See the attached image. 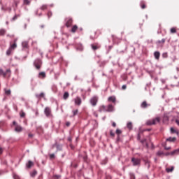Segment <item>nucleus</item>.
I'll return each mask as SVG.
<instances>
[{"label":"nucleus","mask_w":179,"mask_h":179,"mask_svg":"<svg viewBox=\"0 0 179 179\" xmlns=\"http://www.w3.org/2000/svg\"><path fill=\"white\" fill-rule=\"evenodd\" d=\"M127 127L128 129H129V131L132 130L133 125L131 122H127Z\"/></svg>","instance_id":"nucleus-19"},{"label":"nucleus","mask_w":179,"mask_h":179,"mask_svg":"<svg viewBox=\"0 0 179 179\" xmlns=\"http://www.w3.org/2000/svg\"><path fill=\"white\" fill-rule=\"evenodd\" d=\"M10 52H12V51H10V49H8V50L6 51L7 55H10Z\"/></svg>","instance_id":"nucleus-46"},{"label":"nucleus","mask_w":179,"mask_h":179,"mask_svg":"<svg viewBox=\"0 0 179 179\" xmlns=\"http://www.w3.org/2000/svg\"><path fill=\"white\" fill-rule=\"evenodd\" d=\"M1 10H5V8H3V6L1 7Z\"/></svg>","instance_id":"nucleus-60"},{"label":"nucleus","mask_w":179,"mask_h":179,"mask_svg":"<svg viewBox=\"0 0 179 179\" xmlns=\"http://www.w3.org/2000/svg\"><path fill=\"white\" fill-rule=\"evenodd\" d=\"M76 30H78V26L76 25H74L72 29H71V31L72 33H76Z\"/></svg>","instance_id":"nucleus-27"},{"label":"nucleus","mask_w":179,"mask_h":179,"mask_svg":"<svg viewBox=\"0 0 179 179\" xmlns=\"http://www.w3.org/2000/svg\"><path fill=\"white\" fill-rule=\"evenodd\" d=\"M50 159H55V154H50Z\"/></svg>","instance_id":"nucleus-43"},{"label":"nucleus","mask_w":179,"mask_h":179,"mask_svg":"<svg viewBox=\"0 0 179 179\" xmlns=\"http://www.w3.org/2000/svg\"><path fill=\"white\" fill-rule=\"evenodd\" d=\"M145 165L146 166V167L148 169H149L150 167V162H149V160H145Z\"/></svg>","instance_id":"nucleus-25"},{"label":"nucleus","mask_w":179,"mask_h":179,"mask_svg":"<svg viewBox=\"0 0 179 179\" xmlns=\"http://www.w3.org/2000/svg\"><path fill=\"white\" fill-rule=\"evenodd\" d=\"M72 18H69L67 19L66 22V27H71V26H72Z\"/></svg>","instance_id":"nucleus-10"},{"label":"nucleus","mask_w":179,"mask_h":179,"mask_svg":"<svg viewBox=\"0 0 179 179\" xmlns=\"http://www.w3.org/2000/svg\"><path fill=\"white\" fill-rule=\"evenodd\" d=\"M171 33L173 34L174 33H177V30H176V28H171Z\"/></svg>","instance_id":"nucleus-38"},{"label":"nucleus","mask_w":179,"mask_h":179,"mask_svg":"<svg viewBox=\"0 0 179 179\" xmlns=\"http://www.w3.org/2000/svg\"><path fill=\"white\" fill-rule=\"evenodd\" d=\"M178 152H179V149H177V150H175L172 151V152H171V155H177V153H178Z\"/></svg>","instance_id":"nucleus-32"},{"label":"nucleus","mask_w":179,"mask_h":179,"mask_svg":"<svg viewBox=\"0 0 179 179\" xmlns=\"http://www.w3.org/2000/svg\"><path fill=\"white\" fill-rule=\"evenodd\" d=\"M116 134L117 135H120V134H122V131L120 129H117L116 130Z\"/></svg>","instance_id":"nucleus-40"},{"label":"nucleus","mask_w":179,"mask_h":179,"mask_svg":"<svg viewBox=\"0 0 179 179\" xmlns=\"http://www.w3.org/2000/svg\"><path fill=\"white\" fill-rule=\"evenodd\" d=\"M174 170V166H172L171 168H166V172L167 173H171Z\"/></svg>","instance_id":"nucleus-29"},{"label":"nucleus","mask_w":179,"mask_h":179,"mask_svg":"<svg viewBox=\"0 0 179 179\" xmlns=\"http://www.w3.org/2000/svg\"><path fill=\"white\" fill-rule=\"evenodd\" d=\"M55 146H56L57 150H62V145H59V144L56 143L55 144H54L52 145V148H54Z\"/></svg>","instance_id":"nucleus-12"},{"label":"nucleus","mask_w":179,"mask_h":179,"mask_svg":"<svg viewBox=\"0 0 179 179\" xmlns=\"http://www.w3.org/2000/svg\"><path fill=\"white\" fill-rule=\"evenodd\" d=\"M122 88L123 90H125V89H127V85H122Z\"/></svg>","instance_id":"nucleus-51"},{"label":"nucleus","mask_w":179,"mask_h":179,"mask_svg":"<svg viewBox=\"0 0 179 179\" xmlns=\"http://www.w3.org/2000/svg\"><path fill=\"white\" fill-rule=\"evenodd\" d=\"M78 113H79V110L76 109L75 110H73V115L72 117H75V115H78Z\"/></svg>","instance_id":"nucleus-30"},{"label":"nucleus","mask_w":179,"mask_h":179,"mask_svg":"<svg viewBox=\"0 0 179 179\" xmlns=\"http://www.w3.org/2000/svg\"><path fill=\"white\" fill-rule=\"evenodd\" d=\"M141 143L143 145V146H145L146 148H149V145L148 143H146V139H143L141 141Z\"/></svg>","instance_id":"nucleus-17"},{"label":"nucleus","mask_w":179,"mask_h":179,"mask_svg":"<svg viewBox=\"0 0 179 179\" xmlns=\"http://www.w3.org/2000/svg\"><path fill=\"white\" fill-rule=\"evenodd\" d=\"M165 149H166V150H169V149H171V148H167V147H165Z\"/></svg>","instance_id":"nucleus-56"},{"label":"nucleus","mask_w":179,"mask_h":179,"mask_svg":"<svg viewBox=\"0 0 179 179\" xmlns=\"http://www.w3.org/2000/svg\"><path fill=\"white\" fill-rule=\"evenodd\" d=\"M157 156H162L163 155H164V153L162 151H159L157 153Z\"/></svg>","instance_id":"nucleus-42"},{"label":"nucleus","mask_w":179,"mask_h":179,"mask_svg":"<svg viewBox=\"0 0 179 179\" xmlns=\"http://www.w3.org/2000/svg\"><path fill=\"white\" fill-rule=\"evenodd\" d=\"M8 73L10 74V69H7L5 72L2 69H0V76L6 78V75H8Z\"/></svg>","instance_id":"nucleus-5"},{"label":"nucleus","mask_w":179,"mask_h":179,"mask_svg":"<svg viewBox=\"0 0 179 179\" xmlns=\"http://www.w3.org/2000/svg\"><path fill=\"white\" fill-rule=\"evenodd\" d=\"M131 163H133V166H139L141 164V159L133 157L131 158Z\"/></svg>","instance_id":"nucleus-4"},{"label":"nucleus","mask_w":179,"mask_h":179,"mask_svg":"<svg viewBox=\"0 0 179 179\" xmlns=\"http://www.w3.org/2000/svg\"><path fill=\"white\" fill-rule=\"evenodd\" d=\"M36 175H37V171L36 170H34L33 172L30 173L31 177H36Z\"/></svg>","instance_id":"nucleus-24"},{"label":"nucleus","mask_w":179,"mask_h":179,"mask_svg":"<svg viewBox=\"0 0 179 179\" xmlns=\"http://www.w3.org/2000/svg\"><path fill=\"white\" fill-rule=\"evenodd\" d=\"M40 9H41V10H45V9H47V5H45V4L43 5V6L40 8Z\"/></svg>","instance_id":"nucleus-34"},{"label":"nucleus","mask_w":179,"mask_h":179,"mask_svg":"<svg viewBox=\"0 0 179 179\" xmlns=\"http://www.w3.org/2000/svg\"><path fill=\"white\" fill-rule=\"evenodd\" d=\"M13 125H15V127H16V125H17V124H16V122H15V121H13Z\"/></svg>","instance_id":"nucleus-57"},{"label":"nucleus","mask_w":179,"mask_h":179,"mask_svg":"<svg viewBox=\"0 0 179 179\" xmlns=\"http://www.w3.org/2000/svg\"><path fill=\"white\" fill-rule=\"evenodd\" d=\"M55 177L58 179V178H61V176L57 175V176H55Z\"/></svg>","instance_id":"nucleus-54"},{"label":"nucleus","mask_w":179,"mask_h":179,"mask_svg":"<svg viewBox=\"0 0 179 179\" xmlns=\"http://www.w3.org/2000/svg\"><path fill=\"white\" fill-rule=\"evenodd\" d=\"M34 80V78H31V82H33Z\"/></svg>","instance_id":"nucleus-63"},{"label":"nucleus","mask_w":179,"mask_h":179,"mask_svg":"<svg viewBox=\"0 0 179 179\" xmlns=\"http://www.w3.org/2000/svg\"><path fill=\"white\" fill-rule=\"evenodd\" d=\"M130 178H131V179H135V174L131 173V174H130Z\"/></svg>","instance_id":"nucleus-44"},{"label":"nucleus","mask_w":179,"mask_h":179,"mask_svg":"<svg viewBox=\"0 0 179 179\" xmlns=\"http://www.w3.org/2000/svg\"><path fill=\"white\" fill-rule=\"evenodd\" d=\"M176 139L177 138L176 137H169V138H166V141L168 142H176Z\"/></svg>","instance_id":"nucleus-16"},{"label":"nucleus","mask_w":179,"mask_h":179,"mask_svg":"<svg viewBox=\"0 0 179 179\" xmlns=\"http://www.w3.org/2000/svg\"><path fill=\"white\" fill-rule=\"evenodd\" d=\"M141 9H145L146 8V5H145V3L141 4Z\"/></svg>","instance_id":"nucleus-48"},{"label":"nucleus","mask_w":179,"mask_h":179,"mask_svg":"<svg viewBox=\"0 0 179 179\" xmlns=\"http://www.w3.org/2000/svg\"><path fill=\"white\" fill-rule=\"evenodd\" d=\"M74 103L76 106H80L82 104V99L79 96H76L74 99Z\"/></svg>","instance_id":"nucleus-7"},{"label":"nucleus","mask_w":179,"mask_h":179,"mask_svg":"<svg viewBox=\"0 0 179 179\" xmlns=\"http://www.w3.org/2000/svg\"><path fill=\"white\" fill-rule=\"evenodd\" d=\"M154 57L155 59H159L160 58V52H154Z\"/></svg>","instance_id":"nucleus-13"},{"label":"nucleus","mask_w":179,"mask_h":179,"mask_svg":"<svg viewBox=\"0 0 179 179\" xmlns=\"http://www.w3.org/2000/svg\"><path fill=\"white\" fill-rule=\"evenodd\" d=\"M13 178H14V179H19L20 178H19V176H17V175H16V174H14V175H13Z\"/></svg>","instance_id":"nucleus-47"},{"label":"nucleus","mask_w":179,"mask_h":179,"mask_svg":"<svg viewBox=\"0 0 179 179\" xmlns=\"http://www.w3.org/2000/svg\"><path fill=\"white\" fill-rule=\"evenodd\" d=\"M102 111H106L107 112V106H106L104 105L101 106V108H99V113H101Z\"/></svg>","instance_id":"nucleus-15"},{"label":"nucleus","mask_w":179,"mask_h":179,"mask_svg":"<svg viewBox=\"0 0 179 179\" xmlns=\"http://www.w3.org/2000/svg\"><path fill=\"white\" fill-rule=\"evenodd\" d=\"M6 33V30L1 29H0V36H5V34Z\"/></svg>","instance_id":"nucleus-26"},{"label":"nucleus","mask_w":179,"mask_h":179,"mask_svg":"<svg viewBox=\"0 0 179 179\" xmlns=\"http://www.w3.org/2000/svg\"><path fill=\"white\" fill-rule=\"evenodd\" d=\"M41 29H44V25H41Z\"/></svg>","instance_id":"nucleus-61"},{"label":"nucleus","mask_w":179,"mask_h":179,"mask_svg":"<svg viewBox=\"0 0 179 179\" xmlns=\"http://www.w3.org/2000/svg\"><path fill=\"white\" fill-rule=\"evenodd\" d=\"M0 155H2V148H0Z\"/></svg>","instance_id":"nucleus-59"},{"label":"nucleus","mask_w":179,"mask_h":179,"mask_svg":"<svg viewBox=\"0 0 179 179\" xmlns=\"http://www.w3.org/2000/svg\"><path fill=\"white\" fill-rule=\"evenodd\" d=\"M175 122L177 124V125L179 127V120L178 119H176L175 120Z\"/></svg>","instance_id":"nucleus-49"},{"label":"nucleus","mask_w":179,"mask_h":179,"mask_svg":"<svg viewBox=\"0 0 179 179\" xmlns=\"http://www.w3.org/2000/svg\"><path fill=\"white\" fill-rule=\"evenodd\" d=\"M16 47H17V45L16 44V43H15L10 45V48H13V50H15V48H16Z\"/></svg>","instance_id":"nucleus-36"},{"label":"nucleus","mask_w":179,"mask_h":179,"mask_svg":"<svg viewBox=\"0 0 179 179\" xmlns=\"http://www.w3.org/2000/svg\"><path fill=\"white\" fill-rule=\"evenodd\" d=\"M68 97H69V93L68 92H64V95H63V99L64 100H66L68 99Z\"/></svg>","instance_id":"nucleus-23"},{"label":"nucleus","mask_w":179,"mask_h":179,"mask_svg":"<svg viewBox=\"0 0 179 179\" xmlns=\"http://www.w3.org/2000/svg\"><path fill=\"white\" fill-rule=\"evenodd\" d=\"M22 45L23 48H27V45H29V42L24 41L22 43Z\"/></svg>","instance_id":"nucleus-21"},{"label":"nucleus","mask_w":179,"mask_h":179,"mask_svg":"<svg viewBox=\"0 0 179 179\" xmlns=\"http://www.w3.org/2000/svg\"><path fill=\"white\" fill-rule=\"evenodd\" d=\"M21 118H24L26 117V113L24 111H22L20 113Z\"/></svg>","instance_id":"nucleus-35"},{"label":"nucleus","mask_w":179,"mask_h":179,"mask_svg":"<svg viewBox=\"0 0 179 179\" xmlns=\"http://www.w3.org/2000/svg\"><path fill=\"white\" fill-rule=\"evenodd\" d=\"M36 115H38V112H36Z\"/></svg>","instance_id":"nucleus-64"},{"label":"nucleus","mask_w":179,"mask_h":179,"mask_svg":"<svg viewBox=\"0 0 179 179\" xmlns=\"http://www.w3.org/2000/svg\"><path fill=\"white\" fill-rule=\"evenodd\" d=\"M41 64H42V62H41V59H36L34 62V65L37 69H40L41 68Z\"/></svg>","instance_id":"nucleus-3"},{"label":"nucleus","mask_w":179,"mask_h":179,"mask_svg":"<svg viewBox=\"0 0 179 179\" xmlns=\"http://www.w3.org/2000/svg\"><path fill=\"white\" fill-rule=\"evenodd\" d=\"M4 92L6 93V94L7 96H10L12 92L10 91V90H6V89H4Z\"/></svg>","instance_id":"nucleus-22"},{"label":"nucleus","mask_w":179,"mask_h":179,"mask_svg":"<svg viewBox=\"0 0 179 179\" xmlns=\"http://www.w3.org/2000/svg\"><path fill=\"white\" fill-rule=\"evenodd\" d=\"M91 47H92V49L94 51H96V50H99V46H97V45H96L92 44V45H91Z\"/></svg>","instance_id":"nucleus-28"},{"label":"nucleus","mask_w":179,"mask_h":179,"mask_svg":"<svg viewBox=\"0 0 179 179\" xmlns=\"http://www.w3.org/2000/svg\"><path fill=\"white\" fill-rule=\"evenodd\" d=\"M29 138H33V134H29Z\"/></svg>","instance_id":"nucleus-58"},{"label":"nucleus","mask_w":179,"mask_h":179,"mask_svg":"<svg viewBox=\"0 0 179 179\" xmlns=\"http://www.w3.org/2000/svg\"><path fill=\"white\" fill-rule=\"evenodd\" d=\"M158 43H159V44H160V43H163V44H164V43H166V39H164V38H163V39H162L161 41H158Z\"/></svg>","instance_id":"nucleus-39"},{"label":"nucleus","mask_w":179,"mask_h":179,"mask_svg":"<svg viewBox=\"0 0 179 179\" xmlns=\"http://www.w3.org/2000/svg\"><path fill=\"white\" fill-rule=\"evenodd\" d=\"M33 166H34V164L31 161H29L28 163L27 164V169H31Z\"/></svg>","instance_id":"nucleus-14"},{"label":"nucleus","mask_w":179,"mask_h":179,"mask_svg":"<svg viewBox=\"0 0 179 179\" xmlns=\"http://www.w3.org/2000/svg\"><path fill=\"white\" fill-rule=\"evenodd\" d=\"M77 50L82 51L83 50V47L80 46V48H77Z\"/></svg>","instance_id":"nucleus-50"},{"label":"nucleus","mask_w":179,"mask_h":179,"mask_svg":"<svg viewBox=\"0 0 179 179\" xmlns=\"http://www.w3.org/2000/svg\"><path fill=\"white\" fill-rule=\"evenodd\" d=\"M44 114L47 117H51V108L50 107L45 108Z\"/></svg>","instance_id":"nucleus-6"},{"label":"nucleus","mask_w":179,"mask_h":179,"mask_svg":"<svg viewBox=\"0 0 179 179\" xmlns=\"http://www.w3.org/2000/svg\"><path fill=\"white\" fill-rule=\"evenodd\" d=\"M66 127H69V125H71V122H67L66 123Z\"/></svg>","instance_id":"nucleus-53"},{"label":"nucleus","mask_w":179,"mask_h":179,"mask_svg":"<svg viewBox=\"0 0 179 179\" xmlns=\"http://www.w3.org/2000/svg\"><path fill=\"white\" fill-rule=\"evenodd\" d=\"M45 76H46L45 72H44V71L40 72V73H38V78H45Z\"/></svg>","instance_id":"nucleus-18"},{"label":"nucleus","mask_w":179,"mask_h":179,"mask_svg":"<svg viewBox=\"0 0 179 179\" xmlns=\"http://www.w3.org/2000/svg\"><path fill=\"white\" fill-rule=\"evenodd\" d=\"M171 134H177V135H178V131L175 130V129L173 127L171 128Z\"/></svg>","instance_id":"nucleus-31"},{"label":"nucleus","mask_w":179,"mask_h":179,"mask_svg":"<svg viewBox=\"0 0 179 179\" xmlns=\"http://www.w3.org/2000/svg\"><path fill=\"white\" fill-rule=\"evenodd\" d=\"M108 100L112 101V103H115V96H109Z\"/></svg>","instance_id":"nucleus-20"},{"label":"nucleus","mask_w":179,"mask_h":179,"mask_svg":"<svg viewBox=\"0 0 179 179\" xmlns=\"http://www.w3.org/2000/svg\"><path fill=\"white\" fill-rule=\"evenodd\" d=\"M137 139H141V135L140 134H138V136H137Z\"/></svg>","instance_id":"nucleus-55"},{"label":"nucleus","mask_w":179,"mask_h":179,"mask_svg":"<svg viewBox=\"0 0 179 179\" xmlns=\"http://www.w3.org/2000/svg\"><path fill=\"white\" fill-rule=\"evenodd\" d=\"M159 122H160V117H157L147 120L146 125H156V124Z\"/></svg>","instance_id":"nucleus-1"},{"label":"nucleus","mask_w":179,"mask_h":179,"mask_svg":"<svg viewBox=\"0 0 179 179\" xmlns=\"http://www.w3.org/2000/svg\"><path fill=\"white\" fill-rule=\"evenodd\" d=\"M112 127H117V124H115V122H113L112 123Z\"/></svg>","instance_id":"nucleus-52"},{"label":"nucleus","mask_w":179,"mask_h":179,"mask_svg":"<svg viewBox=\"0 0 179 179\" xmlns=\"http://www.w3.org/2000/svg\"><path fill=\"white\" fill-rule=\"evenodd\" d=\"M95 117H99V115L94 113Z\"/></svg>","instance_id":"nucleus-62"},{"label":"nucleus","mask_w":179,"mask_h":179,"mask_svg":"<svg viewBox=\"0 0 179 179\" xmlns=\"http://www.w3.org/2000/svg\"><path fill=\"white\" fill-rule=\"evenodd\" d=\"M36 97H44V94L42 92L40 94H36Z\"/></svg>","instance_id":"nucleus-41"},{"label":"nucleus","mask_w":179,"mask_h":179,"mask_svg":"<svg viewBox=\"0 0 179 179\" xmlns=\"http://www.w3.org/2000/svg\"><path fill=\"white\" fill-rule=\"evenodd\" d=\"M24 5H30L29 0H24Z\"/></svg>","instance_id":"nucleus-37"},{"label":"nucleus","mask_w":179,"mask_h":179,"mask_svg":"<svg viewBox=\"0 0 179 179\" xmlns=\"http://www.w3.org/2000/svg\"><path fill=\"white\" fill-rule=\"evenodd\" d=\"M17 17H20V15H14V17L12 18L11 20L14 21V20H16V19H17Z\"/></svg>","instance_id":"nucleus-33"},{"label":"nucleus","mask_w":179,"mask_h":179,"mask_svg":"<svg viewBox=\"0 0 179 179\" xmlns=\"http://www.w3.org/2000/svg\"><path fill=\"white\" fill-rule=\"evenodd\" d=\"M90 103L93 107L96 106L97 105V102L99 101V97L97 96H94L90 99Z\"/></svg>","instance_id":"nucleus-2"},{"label":"nucleus","mask_w":179,"mask_h":179,"mask_svg":"<svg viewBox=\"0 0 179 179\" xmlns=\"http://www.w3.org/2000/svg\"><path fill=\"white\" fill-rule=\"evenodd\" d=\"M110 136H115V134H114V132H113V130H110Z\"/></svg>","instance_id":"nucleus-45"},{"label":"nucleus","mask_w":179,"mask_h":179,"mask_svg":"<svg viewBox=\"0 0 179 179\" xmlns=\"http://www.w3.org/2000/svg\"><path fill=\"white\" fill-rule=\"evenodd\" d=\"M113 111H114V106L111 104H109L107 106V112L108 113H113Z\"/></svg>","instance_id":"nucleus-9"},{"label":"nucleus","mask_w":179,"mask_h":179,"mask_svg":"<svg viewBox=\"0 0 179 179\" xmlns=\"http://www.w3.org/2000/svg\"><path fill=\"white\" fill-rule=\"evenodd\" d=\"M23 131V128L20 125H16L15 128V132H22Z\"/></svg>","instance_id":"nucleus-11"},{"label":"nucleus","mask_w":179,"mask_h":179,"mask_svg":"<svg viewBox=\"0 0 179 179\" xmlns=\"http://www.w3.org/2000/svg\"><path fill=\"white\" fill-rule=\"evenodd\" d=\"M141 107V108H147V107H150V104H148V102H146V101H144L142 102Z\"/></svg>","instance_id":"nucleus-8"}]
</instances>
